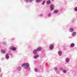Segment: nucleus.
I'll return each mask as SVG.
<instances>
[{
    "label": "nucleus",
    "instance_id": "nucleus-1",
    "mask_svg": "<svg viewBox=\"0 0 77 77\" xmlns=\"http://www.w3.org/2000/svg\"><path fill=\"white\" fill-rule=\"evenodd\" d=\"M22 66H26V67H29V64L28 63H24L23 64Z\"/></svg>",
    "mask_w": 77,
    "mask_h": 77
},
{
    "label": "nucleus",
    "instance_id": "nucleus-2",
    "mask_svg": "<svg viewBox=\"0 0 77 77\" xmlns=\"http://www.w3.org/2000/svg\"><path fill=\"white\" fill-rule=\"evenodd\" d=\"M10 49L13 51H15V50H16V48L12 46H11Z\"/></svg>",
    "mask_w": 77,
    "mask_h": 77
},
{
    "label": "nucleus",
    "instance_id": "nucleus-3",
    "mask_svg": "<svg viewBox=\"0 0 77 77\" xmlns=\"http://www.w3.org/2000/svg\"><path fill=\"white\" fill-rule=\"evenodd\" d=\"M50 8L51 9V11H52L54 9V5H51V6L50 7Z\"/></svg>",
    "mask_w": 77,
    "mask_h": 77
},
{
    "label": "nucleus",
    "instance_id": "nucleus-4",
    "mask_svg": "<svg viewBox=\"0 0 77 77\" xmlns=\"http://www.w3.org/2000/svg\"><path fill=\"white\" fill-rule=\"evenodd\" d=\"M41 50H42V48L41 47H39L37 49V51H41Z\"/></svg>",
    "mask_w": 77,
    "mask_h": 77
},
{
    "label": "nucleus",
    "instance_id": "nucleus-5",
    "mask_svg": "<svg viewBox=\"0 0 77 77\" xmlns=\"http://www.w3.org/2000/svg\"><path fill=\"white\" fill-rule=\"evenodd\" d=\"M75 35H76V32H74L72 34V35L73 36H75Z\"/></svg>",
    "mask_w": 77,
    "mask_h": 77
},
{
    "label": "nucleus",
    "instance_id": "nucleus-6",
    "mask_svg": "<svg viewBox=\"0 0 77 77\" xmlns=\"http://www.w3.org/2000/svg\"><path fill=\"white\" fill-rule=\"evenodd\" d=\"M53 48H54V47H53V45H51L50 46V49H51V50H52Z\"/></svg>",
    "mask_w": 77,
    "mask_h": 77
},
{
    "label": "nucleus",
    "instance_id": "nucleus-7",
    "mask_svg": "<svg viewBox=\"0 0 77 77\" xmlns=\"http://www.w3.org/2000/svg\"><path fill=\"white\" fill-rule=\"evenodd\" d=\"M1 52H2V53H5L6 52V51L5 50H1Z\"/></svg>",
    "mask_w": 77,
    "mask_h": 77
},
{
    "label": "nucleus",
    "instance_id": "nucleus-8",
    "mask_svg": "<svg viewBox=\"0 0 77 77\" xmlns=\"http://www.w3.org/2000/svg\"><path fill=\"white\" fill-rule=\"evenodd\" d=\"M36 50H34L33 51V53L35 54H36V53L37 51Z\"/></svg>",
    "mask_w": 77,
    "mask_h": 77
},
{
    "label": "nucleus",
    "instance_id": "nucleus-9",
    "mask_svg": "<svg viewBox=\"0 0 77 77\" xmlns=\"http://www.w3.org/2000/svg\"><path fill=\"white\" fill-rule=\"evenodd\" d=\"M6 58L7 59H8L9 58V55L8 54H6L5 56Z\"/></svg>",
    "mask_w": 77,
    "mask_h": 77
},
{
    "label": "nucleus",
    "instance_id": "nucleus-10",
    "mask_svg": "<svg viewBox=\"0 0 77 77\" xmlns=\"http://www.w3.org/2000/svg\"><path fill=\"white\" fill-rule=\"evenodd\" d=\"M69 31L71 32H72L74 31V29H73V28H70L69 29Z\"/></svg>",
    "mask_w": 77,
    "mask_h": 77
},
{
    "label": "nucleus",
    "instance_id": "nucleus-11",
    "mask_svg": "<svg viewBox=\"0 0 77 77\" xmlns=\"http://www.w3.org/2000/svg\"><path fill=\"white\" fill-rule=\"evenodd\" d=\"M58 54H59V56H61V55L62 54V53L61 51H59L58 52Z\"/></svg>",
    "mask_w": 77,
    "mask_h": 77
},
{
    "label": "nucleus",
    "instance_id": "nucleus-12",
    "mask_svg": "<svg viewBox=\"0 0 77 77\" xmlns=\"http://www.w3.org/2000/svg\"><path fill=\"white\" fill-rule=\"evenodd\" d=\"M17 69L18 71H21V68H20V67L19 66L17 68Z\"/></svg>",
    "mask_w": 77,
    "mask_h": 77
},
{
    "label": "nucleus",
    "instance_id": "nucleus-13",
    "mask_svg": "<svg viewBox=\"0 0 77 77\" xmlns=\"http://www.w3.org/2000/svg\"><path fill=\"white\" fill-rule=\"evenodd\" d=\"M66 62H68L69 61V58H66Z\"/></svg>",
    "mask_w": 77,
    "mask_h": 77
},
{
    "label": "nucleus",
    "instance_id": "nucleus-14",
    "mask_svg": "<svg viewBox=\"0 0 77 77\" xmlns=\"http://www.w3.org/2000/svg\"><path fill=\"white\" fill-rule=\"evenodd\" d=\"M51 2L50 1V0H48L47 1V4H48V5H49V4H50L51 3Z\"/></svg>",
    "mask_w": 77,
    "mask_h": 77
},
{
    "label": "nucleus",
    "instance_id": "nucleus-15",
    "mask_svg": "<svg viewBox=\"0 0 77 77\" xmlns=\"http://www.w3.org/2000/svg\"><path fill=\"white\" fill-rule=\"evenodd\" d=\"M71 46L72 47H74V44L73 43H72L71 44Z\"/></svg>",
    "mask_w": 77,
    "mask_h": 77
},
{
    "label": "nucleus",
    "instance_id": "nucleus-16",
    "mask_svg": "<svg viewBox=\"0 0 77 77\" xmlns=\"http://www.w3.org/2000/svg\"><path fill=\"white\" fill-rule=\"evenodd\" d=\"M39 57V55H38L35 56L34 57V58L36 59V58H37V57Z\"/></svg>",
    "mask_w": 77,
    "mask_h": 77
},
{
    "label": "nucleus",
    "instance_id": "nucleus-17",
    "mask_svg": "<svg viewBox=\"0 0 77 77\" xmlns=\"http://www.w3.org/2000/svg\"><path fill=\"white\" fill-rule=\"evenodd\" d=\"M54 12L55 14H56V13H57V12H58V11L55 10V11H54Z\"/></svg>",
    "mask_w": 77,
    "mask_h": 77
},
{
    "label": "nucleus",
    "instance_id": "nucleus-18",
    "mask_svg": "<svg viewBox=\"0 0 77 77\" xmlns=\"http://www.w3.org/2000/svg\"><path fill=\"white\" fill-rule=\"evenodd\" d=\"M25 1L26 2H28V1H27V0H26ZM28 1H29V2H32L33 1L32 0H28Z\"/></svg>",
    "mask_w": 77,
    "mask_h": 77
},
{
    "label": "nucleus",
    "instance_id": "nucleus-19",
    "mask_svg": "<svg viewBox=\"0 0 77 77\" xmlns=\"http://www.w3.org/2000/svg\"><path fill=\"white\" fill-rule=\"evenodd\" d=\"M54 69L55 71H56V70H57V67H55Z\"/></svg>",
    "mask_w": 77,
    "mask_h": 77
},
{
    "label": "nucleus",
    "instance_id": "nucleus-20",
    "mask_svg": "<svg viewBox=\"0 0 77 77\" xmlns=\"http://www.w3.org/2000/svg\"><path fill=\"white\" fill-rule=\"evenodd\" d=\"M45 1H43L42 5H44V4H45Z\"/></svg>",
    "mask_w": 77,
    "mask_h": 77
},
{
    "label": "nucleus",
    "instance_id": "nucleus-21",
    "mask_svg": "<svg viewBox=\"0 0 77 77\" xmlns=\"http://www.w3.org/2000/svg\"><path fill=\"white\" fill-rule=\"evenodd\" d=\"M75 11H77V7H76V8H75Z\"/></svg>",
    "mask_w": 77,
    "mask_h": 77
},
{
    "label": "nucleus",
    "instance_id": "nucleus-22",
    "mask_svg": "<svg viewBox=\"0 0 77 77\" xmlns=\"http://www.w3.org/2000/svg\"><path fill=\"white\" fill-rule=\"evenodd\" d=\"M63 72L64 73H66V70H64Z\"/></svg>",
    "mask_w": 77,
    "mask_h": 77
},
{
    "label": "nucleus",
    "instance_id": "nucleus-23",
    "mask_svg": "<svg viewBox=\"0 0 77 77\" xmlns=\"http://www.w3.org/2000/svg\"><path fill=\"white\" fill-rule=\"evenodd\" d=\"M48 17H50V16L51 15V14H48Z\"/></svg>",
    "mask_w": 77,
    "mask_h": 77
},
{
    "label": "nucleus",
    "instance_id": "nucleus-24",
    "mask_svg": "<svg viewBox=\"0 0 77 77\" xmlns=\"http://www.w3.org/2000/svg\"><path fill=\"white\" fill-rule=\"evenodd\" d=\"M35 72H37L38 71V69H35Z\"/></svg>",
    "mask_w": 77,
    "mask_h": 77
},
{
    "label": "nucleus",
    "instance_id": "nucleus-25",
    "mask_svg": "<svg viewBox=\"0 0 77 77\" xmlns=\"http://www.w3.org/2000/svg\"><path fill=\"white\" fill-rule=\"evenodd\" d=\"M27 1H28V2H29V1L28 0H27Z\"/></svg>",
    "mask_w": 77,
    "mask_h": 77
}]
</instances>
